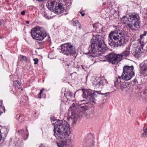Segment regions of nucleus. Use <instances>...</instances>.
<instances>
[{
    "mask_svg": "<svg viewBox=\"0 0 147 147\" xmlns=\"http://www.w3.org/2000/svg\"><path fill=\"white\" fill-rule=\"evenodd\" d=\"M54 126V135L58 139L65 138L70 134L69 125L65 120H60L55 122Z\"/></svg>",
    "mask_w": 147,
    "mask_h": 147,
    "instance_id": "f257e3e1",
    "label": "nucleus"
},
{
    "mask_svg": "<svg viewBox=\"0 0 147 147\" xmlns=\"http://www.w3.org/2000/svg\"><path fill=\"white\" fill-rule=\"evenodd\" d=\"M124 34L119 28H115L114 31L111 32L109 35L108 43L112 47H116L121 46L125 43Z\"/></svg>",
    "mask_w": 147,
    "mask_h": 147,
    "instance_id": "f03ea898",
    "label": "nucleus"
},
{
    "mask_svg": "<svg viewBox=\"0 0 147 147\" xmlns=\"http://www.w3.org/2000/svg\"><path fill=\"white\" fill-rule=\"evenodd\" d=\"M88 109V107L87 105L81 106L75 102L73 103L69 109L68 115L72 122L75 123Z\"/></svg>",
    "mask_w": 147,
    "mask_h": 147,
    "instance_id": "7ed1b4c3",
    "label": "nucleus"
},
{
    "mask_svg": "<svg viewBox=\"0 0 147 147\" xmlns=\"http://www.w3.org/2000/svg\"><path fill=\"white\" fill-rule=\"evenodd\" d=\"M101 36L94 35L91 41V45L88 48L89 53H95L96 56H99L101 52Z\"/></svg>",
    "mask_w": 147,
    "mask_h": 147,
    "instance_id": "20e7f679",
    "label": "nucleus"
},
{
    "mask_svg": "<svg viewBox=\"0 0 147 147\" xmlns=\"http://www.w3.org/2000/svg\"><path fill=\"white\" fill-rule=\"evenodd\" d=\"M140 18L137 14H131L126 18L125 16H124L122 19L123 23L127 25L131 29L133 30V26L136 28L139 27V25L140 23Z\"/></svg>",
    "mask_w": 147,
    "mask_h": 147,
    "instance_id": "39448f33",
    "label": "nucleus"
},
{
    "mask_svg": "<svg viewBox=\"0 0 147 147\" xmlns=\"http://www.w3.org/2000/svg\"><path fill=\"white\" fill-rule=\"evenodd\" d=\"M32 37L36 40H43L47 36L45 30L42 27L36 26L32 28L31 32Z\"/></svg>",
    "mask_w": 147,
    "mask_h": 147,
    "instance_id": "423d86ee",
    "label": "nucleus"
},
{
    "mask_svg": "<svg viewBox=\"0 0 147 147\" xmlns=\"http://www.w3.org/2000/svg\"><path fill=\"white\" fill-rule=\"evenodd\" d=\"M47 6L49 9L55 13H60L65 10V6L56 1H48Z\"/></svg>",
    "mask_w": 147,
    "mask_h": 147,
    "instance_id": "0eeeda50",
    "label": "nucleus"
},
{
    "mask_svg": "<svg viewBox=\"0 0 147 147\" xmlns=\"http://www.w3.org/2000/svg\"><path fill=\"white\" fill-rule=\"evenodd\" d=\"M134 67L133 66H124L123 68V72L121 77L126 81L130 80L134 76V72L133 71Z\"/></svg>",
    "mask_w": 147,
    "mask_h": 147,
    "instance_id": "6e6552de",
    "label": "nucleus"
},
{
    "mask_svg": "<svg viewBox=\"0 0 147 147\" xmlns=\"http://www.w3.org/2000/svg\"><path fill=\"white\" fill-rule=\"evenodd\" d=\"M147 32H145L143 34L140 36V38L138 39V43L136 49L134 54L136 57L139 58L142 55L143 51V47L145 44L144 41V36H146Z\"/></svg>",
    "mask_w": 147,
    "mask_h": 147,
    "instance_id": "1a4fd4ad",
    "label": "nucleus"
},
{
    "mask_svg": "<svg viewBox=\"0 0 147 147\" xmlns=\"http://www.w3.org/2000/svg\"><path fill=\"white\" fill-rule=\"evenodd\" d=\"M102 56L103 57H105L106 60H102V61H106L107 60L113 65H116L122 60L119 55L115 53H110L108 55Z\"/></svg>",
    "mask_w": 147,
    "mask_h": 147,
    "instance_id": "9d476101",
    "label": "nucleus"
},
{
    "mask_svg": "<svg viewBox=\"0 0 147 147\" xmlns=\"http://www.w3.org/2000/svg\"><path fill=\"white\" fill-rule=\"evenodd\" d=\"M60 52L67 55L74 53L75 49L71 43L67 42L61 45Z\"/></svg>",
    "mask_w": 147,
    "mask_h": 147,
    "instance_id": "9b49d317",
    "label": "nucleus"
},
{
    "mask_svg": "<svg viewBox=\"0 0 147 147\" xmlns=\"http://www.w3.org/2000/svg\"><path fill=\"white\" fill-rule=\"evenodd\" d=\"M121 77H119L116 81L114 82L115 86L118 89H120L122 91L127 92L128 89L127 83L123 79H121Z\"/></svg>",
    "mask_w": 147,
    "mask_h": 147,
    "instance_id": "f8f14e48",
    "label": "nucleus"
},
{
    "mask_svg": "<svg viewBox=\"0 0 147 147\" xmlns=\"http://www.w3.org/2000/svg\"><path fill=\"white\" fill-rule=\"evenodd\" d=\"M79 91L83 93L82 97L87 100L94 101L95 100L94 93L92 92L90 89H82V90H80Z\"/></svg>",
    "mask_w": 147,
    "mask_h": 147,
    "instance_id": "ddd939ff",
    "label": "nucleus"
},
{
    "mask_svg": "<svg viewBox=\"0 0 147 147\" xmlns=\"http://www.w3.org/2000/svg\"><path fill=\"white\" fill-rule=\"evenodd\" d=\"M140 71L141 74L143 76L147 75V60L142 62L140 65Z\"/></svg>",
    "mask_w": 147,
    "mask_h": 147,
    "instance_id": "4468645a",
    "label": "nucleus"
},
{
    "mask_svg": "<svg viewBox=\"0 0 147 147\" xmlns=\"http://www.w3.org/2000/svg\"><path fill=\"white\" fill-rule=\"evenodd\" d=\"M130 48L128 47L120 54H119L122 60L123 58H125L129 57L131 55L130 51Z\"/></svg>",
    "mask_w": 147,
    "mask_h": 147,
    "instance_id": "2eb2a0df",
    "label": "nucleus"
},
{
    "mask_svg": "<svg viewBox=\"0 0 147 147\" xmlns=\"http://www.w3.org/2000/svg\"><path fill=\"white\" fill-rule=\"evenodd\" d=\"M93 144L91 143V140L84 139L82 143V147H93Z\"/></svg>",
    "mask_w": 147,
    "mask_h": 147,
    "instance_id": "dca6fc26",
    "label": "nucleus"
},
{
    "mask_svg": "<svg viewBox=\"0 0 147 147\" xmlns=\"http://www.w3.org/2000/svg\"><path fill=\"white\" fill-rule=\"evenodd\" d=\"M65 96L67 98V100L71 101H74V97L73 93L71 92L64 93Z\"/></svg>",
    "mask_w": 147,
    "mask_h": 147,
    "instance_id": "f3484780",
    "label": "nucleus"
},
{
    "mask_svg": "<svg viewBox=\"0 0 147 147\" xmlns=\"http://www.w3.org/2000/svg\"><path fill=\"white\" fill-rule=\"evenodd\" d=\"M101 78L100 77L96 78L92 82L93 85L96 87H99L100 86Z\"/></svg>",
    "mask_w": 147,
    "mask_h": 147,
    "instance_id": "a211bd4d",
    "label": "nucleus"
},
{
    "mask_svg": "<svg viewBox=\"0 0 147 147\" xmlns=\"http://www.w3.org/2000/svg\"><path fill=\"white\" fill-rule=\"evenodd\" d=\"M142 130L143 132L141 134V137L146 138H147V127L144 126L143 127Z\"/></svg>",
    "mask_w": 147,
    "mask_h": 147,
    "instance_id": "6ab92c4d",
    "label": "nucleus"
},
{
    "mask_svg": "<svg viewBox=\"0 0 147 147\" xmlns=\"http://www.w3.org/2000/svg\"><path fill=\"white\" fill-rule=\"evenodd\" d=\"M58 147H67V142L66 141H63L60 142H56Z\"/></svg>",
    "mask_w": 147,
    "mask_h": 147,
    "instance_id": "aec40b11",
    "label": "nucleus"
},
{
    "mask_svg": "<svg viewBox=\"0 0 147 147\" xmlns=\"http://www.w3.org/2000/svg\"><path fill=\"white\" fill-rule=\"evenodd\" d=\"M107 82L106 79H105L103 77H102V88L106 87L107 86Z\"/></svg>",
    "mask_w": 147,
    "mask_h": 147,
    "instance_id": "412c9836",
    "label": "nucleus"
},
{
    "mask_svg": "<svg viewBox=\"0 0 147 147\" xmlns=\"http://www.w3.org/2000/svg\"><path fill=\"white\" fill-rule=\"evenodd\" d=\"M107 51V46L105 44L102 43V54H103Z\"/></svg>",
    "mask_w": 147,
    "mask_h": 147,
    "instance_id": "4be33fe9",
    "label": "nucleus"
},
{
    "mask_svg": "<svg viewBox=\"0 0 147 147\" xmlns=\"http://www.w3.org/2000/svg\"><path fill=\"white\" fill-rule=\"evenodd\" d=\"M2 105V102H0V116L2 113L5 111V107Z\"/></svg>",
    "mask_w": 147,
    "mask_h": 147,
    "instance_id": "5701e85b",
    "label": "nucleus"
},
{
    "mask_svg": "<svg viewBox=\"0 0 147 147\" xmlns=\"http://www.w3.org/2000/svg\"><path fill=\"white\" fill-rule=\"evenodd\" d=\"M19 58L22 61H28L27 58L24 56L20 55L19 56Z\"/></svg>",
    "mask_w": 147,
    "mask_h": 147,
    "instance_id": "b1692460",
    "label": "nucleus"
},
{
    "mask_svg": "<svg viewBox=\"0 0 147 147\" xmlns=\"http://www.w3.org/2000/svg\"><path fill=\"white\" fill-rule=\"evenodd\" d=\"M109 94V93L108 92L103 93H102V97L104 98V99L103 100H106L107 99V96Z\"/></svg>",
    "mask_w": 147,
    "mask_h": 147,
    "instance_id": "393cba45",
    "label": "nucleus"
},
{
    "mask_svg": "<svg viewBox=\"0 0 147 147\" xmlns=\"http://www.w3.org/2000/svg\"><path fill=\"white\" fill-rule=\"evenodd\" d=\"M72 3V1L71 0H70L68 1H65V5L67 7H69Z\"/></svg>",
    "mask_w": 147,
    "mask_h": 147,
    "instance_id": "a878e982",
    "label": "nucleus"
},
{
    "mask_svg": "<svg viewBox=\"0 0 147 147\" xmlns=\"http://www.w3.org/2000/svg\"><path fill=\"white\" fill-rule=\"evenodd\" d=\"M14 85L16 86H18L19 85V82L17 80H15L13 82Z\"/></svg>",
    "mask_w": 147,
    "mask_h": 147,
    "instance_id": "bb28decb",
    "label": "nucleus"
},
{
    "mask_svg": "<svg viewBox=\"0 0 147 147\" xmlns=\"http://www.w3.org/2000/svg\"><path fill=\"white\" fill-rule=\"evenodd\" d=\"M80 24V23L79 22H78V20H76L74 21V24H75V26H78V25H79Z\"/></svg>",
    "mask_w": 147,
    "mask_h": 147,
    "instance_id": "cd10ccee",
    "label": "nucleus"
},
{
    "mask_svg": "<svg viewBox=\"0 0 147 147\" xmlns=\"http://www.w3.org/2000/svg\"><path fill=\"white\" fill-rule=\"evenodd\" d=\"M98 24V23L96 22L93 24V27L94 28H96V29L97 28V26Z\"/></svg>",
    "mask_w": 147,
    "mask_h": 147,
    "instance_id": "c85d7f7f",
    "label": "nucleus"
},
{
    "mask_svg": "<svg viewBox=\"0 0 147 147\" xmlns=\"http://www.w3.org/2000/svg\"><path fill=\"white\" fill-rule=\"evenodd\" d=\"M74 64V63L73 62L71 61L70 63H67L66 65L67 66H73Z\"/></svg>",
    "mask_w": 147,
    "mask_h": 147,
    "instance_id": "c756f323",
    "label": "nucleus"
},
{
    "mask_svg": "<svg viewBox=\"0 0 147 147\" xmlns=\"http://www.w3.org/2000/svg\"><path fill=\"white\" fill-rule=\"evenodd\" d=\"M43 90H44V89H42V90H40V93L39 94L38 96V97L39 98H41V94L43 93Z\"/></svg>",
    "mask_w": 147,
    "mask_h": 147,
    "instance_id": "7c9ffc66",
    "label": "nucleus"
},
{
    "mask_svg": "<svg viewBox=\"0 0 147 147\" xmlns=\"http://www.w3.org/2000/svg\"><path fill=\"white\" fill-rule=\"evenodd\" d=\"M33 60L34 62V64H37L38 61V59L37 58H35L33 59Z\"/></svg>",
    "mask_w": 147,
    "mask_h": 147,
    "instance_id": "2f4dec72",
    "label": "nucleus"
},
{
    "mask_svg": "<svg viewBox=\"0 0 147 147\" xmlns=\"http://www.w3.org/2000/svg\"><path fill=\"white\" fill-rule=\"evenodd\" d=\"M85 115H86V117L87 118V119H89L90 118V116L89 115H88V114H86V113L85 114Z\"/></svg>",
    "mask_w": 147,
    "mask_h": 147,
    "instance_id": "473e14b6",
    "label": "nucleus"
},
{
    "mask_svg": "<svg viewBox=\"0 0 147 147\" xmlns=\"http://www.w3.org/2000/svg\"><path fill=\"white\" fill-rule=\"evenodd\" d=\"M44 16L45 18H46L47 19H49V18L47 16V15L46 14H45L44 15Z\"/></svg>",
    "mask_w": 147,
    "mask_h": 147,
    "instance_id": "72a5a7b5",
    "label": "nucleus"
},
{
    "mask_svg": "<svg viewBox=\"0 0 147 147\" xmlns=\"http://www.w3.org/2000/svg\"><path fill=\"white\" fill-rule=\"evenodd\" d=\"M18 132L20 133H24V130H21L20 131H18Z\"/></svg>",
    "mask_w": 147,
    "mask_h": 147,
    "instance_id": "f704fd0d",
    "label": "nucleus"
},
{
    "mask_svg": "<svg viewBox=\"0 0 147 147\" xmlns=\"http://www.w3.org/2000/svg\"><path fill=\"white\" fill-rule=\"evenodd\" d=\"M25 11H23L21 13V14L22 15H24L25 14Z\"/></svg>",
    "mask_w": 147,
    "mask_h": 147,
    "instance_id": "c9c22d12",
    "label": "nucleus"
},
{
    "mask_svg": "<svg viewBox=\"0 0 147 147\" xmlns=\"http://www.w3.org/2000/svg\"><path fill=\"white\" fill-rule=\"evenodd\" d=\"M80 13L81 14V15L82 16H84L85 15V13H82L81 11L80 12Z\"/></svg>",
    "mask_w": 147,
    "mask_h": 147,
    "instance_id": "e433bc0d",
    "label": "nucleus"
},
{
    "mask_svg": "<svg viewBox=\"0 0 147 147\" xmlns=\"http://www.w3.org/2000/svg\"><path fill=\"white\" fill-rule=\"evenodd\" d=\"M39 147H45L44 146L43 144H41L40 146H39Z\"/></svg>",
    "mask_w": 147,
    "mask_h": 147,
    "instance_id": "4c0bfd02",
    "label": "nucleus"
},
{
    "mask_svg": "<svg viewBox=\"0 0 147 147\" xmlns=\"http://www.w3.org/2000/svg\"><path fill=\"white\" fill-rule=\"evenodd\" d=\"M78 26L79 28V29L80 30L81 28V25H80H80H78Z\"/></svg>",
    "mask_w": 147,
    "mask_h": 147,
    "instance_id": "58836bf2",
    "label": "nucleus"
},
{
    "mask_svg": "<svg viewBox=\"0 0 147 147\" xmlns=\"http://www.w3.org/2000/svg\"><path fill=\"white\" fill-rule=\"evenodd\" d=\"M26 22L27 24H29V22L28 21H26Z\"/></svg>",
    "mask_w": 147,
    "mask_h": 147,
    "instance_id": "ea45409f",
    "label": "nucleus"
},
{
    "mask_svg": "<svg viewBox=\"0 0 147 147\" xmlns=\"http://www.w3.org/2000/svg\"><path fill=\"white\" fill-rule=\"evenodd\" d=\"M131 110H129V114H131V113H130V112H131Z\"/></svg>",
    "mask_w": 147,
    "mask_h": 147,
    "instance_id": "a19ab883",
    "label": "nucleus"
},
{
    "mask_svg": "<svg viewBox=\"0 0 147 147\" xmlns=\"http://www.w3.org/2000/svg\"><path fill=\"white\" fill-rule=\"evenodd\" d=\"M81 101H86V100H81Z\"/></svg>",
    "mask_w": 147,
    "mask_h": 147,
    "instance_id": "79ce46f5",
    "label": "nucleus"
},
{
    "mask_svg": "<svg viewBox=\"0 0 147 147\" xmlns=\"http://www.w3.org/2000/svg\"><path fill=\"white\" fill-rule=\"evenodd\" d=\"M91 56H92V57L94 56H93V55H91Z\"/></svg>",
    "mask_w": 147,
    "mask_h": 147,
    "instance_id": "37998d69",
    "label": "nucleus"
},
{
    "mask_svg": "<svg viewBox=\"0 0 147 147\" xmlns=\"http://www.w3.org/2000/svg\"><path fill=\"white\" fill-rule=\"evenodd\" d=\"M20 117V115H19V117Z\"/></svg>",
    "mask_w": 147,
    "mask_h": 147,
    "instance_id": "c03bdc74",
    "label": "nucleus"
},
{
    "mask_svg": "<svg viewBox=\"0 0 147 147\" xmlns=\"http://www.w3.org/2000/svg\"><path fill=\"white\" fill-rule=\"evenodd\" d=\"M82 68H83V65H82Z\"/></svg>",
    "mask_w": 147,
    "mask_h": 147,
    "instance_id": "a18cd8bd",
    "label": "nucleus"
},
{
    "mask_svg": "<svg viewBox=\"0 0 147 147\" xmlns=\"http://www.w3.org/2000/svg\"><path fill=\"white\" fill-rule=\"evenodd\" d=\"M145 50H146V51H147V49L146 50L145 49Z\"/></svg>",
    "mask_w": 147,
    "mask_h": 147,
    "instance_id": "49530a36",
    "label": "nucleus"
},
{
    "mask_svg": "<svg viewBox=\"0 0 147 147\" xmlns=\"http://www.w3.org/2000/svg\"><path fill=\"white\" fill-rule=\"evenodd\" d=\"M26 130L27 131H28V130H27V129H26Z\"/></svg>",
    "mask_w": 147,
    "mask_h": 147,
    "instance_id": "de8ad7c7",
    "label": "nucleus"
},
{
    "mask_svg": "<svg viewBox=\"0 0 147 147\" xmlns=\"http://www.w3.org/2000/svg\"><path fill=\"white\" fill-rule=\"evenodd\" d=\"M98 94H101L100 93H99Z\"/></svg>",
    "mask_w": 147,
    "mask_h": 147,
    "instance_id": "09e8293b",
    "label": "nucleus"
},
{
    "mask_svg": "<svg viewBox=\"0 0 147 147\" xmlns=\"http://www.w3.org/2000/svg\"><path fill=\"white\" fill-rule=\"evenodd\" d=\"M76 94V93H75V94H74V95L75 94Z\"/></svg>",
    "mask_w": 147,
    "mask_h": 147,
    "instance_id": "8fccbe9b",
    "label": "nucleus"
},
{
    "mask_svg": "<svg viewBox=\"0 0 147 147\" xmlns=\"http://www.w3.org/2000/svg\"><path fill=\"white\" fill-rule=\"evenodd\" d=\"M76 94V93H75V94H74V95L75 94Z\"/></svg>",
    "mask_w": 147,
    "mask_h": 147,
    "instance_id": "3c124183",
    "label": "nucleus"
},
{
    "mask_svg": "<svg viewBox=\"0 0 147 147\" xmlns=\"http://www.w3.org/2000/svg\"><path fill=\"white\" fill-rule=\"evenodd\" d=\"M76 94V93H75V94H74V95L75 94Z\"/></svg>",
    "mask_w": 147,
    "mask_h": 147,
    "instance_id": "603ef678",
    "label": "nucleus"
}]
</instances>
